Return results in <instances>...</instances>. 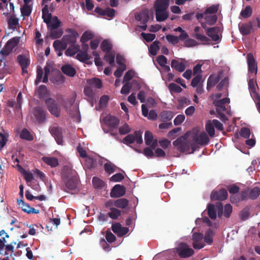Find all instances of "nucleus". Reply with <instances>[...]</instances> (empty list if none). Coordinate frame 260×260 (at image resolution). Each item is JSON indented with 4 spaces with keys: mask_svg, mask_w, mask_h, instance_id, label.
<instances>
[{
    "mask_svg": "<svg viewBox=\"0 0 260 260\" xmlns=\"http://www.w3.org/2000/svg\"><path fill=\"white\" fill-rule=\"evenodd\" d=\"M208 215L212 219H215L217 216L221 217L223 215V205L220 202H217L214 206L213 204H209L207 206Z\"/></svg>",
    "mask_w": 260,
    "mask_h": 260,
    "instance_id": "f257e3e1",
    "label": "nucleus"
},
{
    "mask_svg": "<svg viewBox=\"0 0 260 260\" xmlns=\"http://www.w3.org/2000/svg\"><path fill=\"white\" fill-rule=\"evenodd\" d=\"M176 251L179 257L182 258L189 257L194 253V250L183 242L179 243L176 248Z\"/></svg>",
    "mask_w": 260,
    "mask_h": 260,
    "instance_id": "f03ea898",
    "label": "nucleus"
},
{
    "mask_svg": "<svg viewBox=\"0 0 260 260\" xmlns=\"http://www.w3.org/2000/svg\"><path fill=\"white\" fill-rule=\"evenodd\" d=\"M45 104L49 112L55 117H59L60 108L58 104L52 98H49L45 100Z\"/></svg>",
    "mask_w": 260,
    "mask_h": 260,
    "instance_id": "7ed1b4c3",
    "label": "nucleus"
},
{
    "mask_svg": "<svg viewBox=\"0 0 260 260\" xmlns=\"http://www.w3.org/2000/svg\"><path fill=\"white\" fill-rule=\"evenodd\" d=\"M67 31L70 33L69 35L64 36L62 39V41L64 42L67 47L68 45H75L76 43V39L79 36L78 33L75 30L68 28Z\"/></svg>",
    "mask_w": 260,
    "mask_h": 260,
    "instance_id": "20e7f679",
    "label": "nucleus"
},
{
    "mask_svg": "<svg viewBox=\"0 0 260 260\" xmlns=\"http://www.w3.org/2000/svg\"><path fill=\"white\" fill-rule=\"evenodd\" d=\"M142 133L140 131H135L133 134L127 135L123 139V142L126 145L133 143L135 141L138 144L143 142L142 138Z\"/></svg>",
    "mask_w": 260,
    "mask_h": 260,
    "instance_id": "39448f33",
    "label": "nucleus"
},
{
    "mask_svg": "<svg viewBox=\"0 0 260 260\" xmlns=\"http://www.w3.org/2000/svg\"><path fill=\"white\" fill-rule=\"evenodd\" d=\"M17 41L15 39L10 40L7 42L5 47L0 52V54L2 55V57L0 58V60L1 61L3 59H5V58L10 54L13 49L17 45Z\"/></svg>",
    "mask_w": 260,
    "mask_h": 260,
    "instance_id": "423d86ee",
    "label": "nucleus"
},
{
    "mask_svg": "<svg viewBox=\"0 0 260 260\" xmlns=\"http://www.w3.org/2000/svg\"><path fill=\"white\" fill-rule=\"evenodd\" d=\"M203 238L204 235L201 233H194L192 234V246L194 249H200L205 246V244L203 241Z\"/></svg>",
    "mask_w": 260,
    "mask_h": 260,
    "instance_id": "0eeeda50",
    "label": "nucleus"
},
{
    "mask_svg": "<svg viewBox=\"0 0 260 260\" xmlns=\"http://www.w3.org/2000/svg\"><path fill=\"white\" fill-rule=\"evenodd\" d=\"M64 186L61 187V189L67 192H69L70 190H74L77 187L78 180L77 177H75L71 179L63 180Z\"/></svg>",
    "mask_w": 260,
    "mask_h": 260,
    "instance_id": "6e6552de",
    "label": "nucleus"
},
{
    "mask_svg": "<svg viewBox=\"0 0 260 260\" xmlns=\"http://www.w3.org/2000/svg\"><path fill=\"white\" fill-rule=\"evenodd\" d=\"M126 192V188L120 184H116L112 188L110 197L113 198H118L123 196Z\"/></svg>",
    "mask_w": 260,
    "mask_h": 260,
    "instance_id": "1a4fd4ad",
    "label": "nucleus"
},
{
    "mask_svg": "<svg viewBox=\"0 0 260 260\" xmlns=\"http://www.w3.org/2000/svg\"><path fill=\"white\" fill-rule=\"evenodd\" d=\"M228 191L225 188L220 189L218 191L213 190L211 194V199L212 201H222L226 200L228 198Z\"/></svg>",
    "mask_w": 260,
    "mask_h": 260,
    "instance_id": "9d476101",
    "label": "nucleus"
},
{
    "mask_svg": "<svg viewBox=\"0 0 260 260\" xmlns=\"http://www.w3.org/2000/svg\"><path fill=\"white\" fill-rule=\"evenodd\" d=\"M220 29L218 26L209 27L206 29V34L212 41L218 42L220 40L219 33Z\"/></svg>",
    "mask_w": 260,
    "mask_h": 260,
    "instance_id": "9b49d317",
    "label": "nucleus"
},
{
    "mask_svg": "<svg viewBox=\"0 0 260 260\" xmlns=\"http://www.w3.org/2000/svg\"><path fill=\"white\" fill-rule=\"evenodd\" d=\"M49 131L55 138L57 143L59 145H62V134L60 128L57 126H53L49 128Z\"/></svg>",
    "mask_w": 260,
    "mask_h": 260,
    "instance_id": "f8f14e48",
    "label": "nucleus"
},
{
    "mask_svg": "<svg viewBox=\"0 0 260 260\" xmlns=\"http://www.w3.org/2000/svg\"><path fill=\"white\" fill-rule=\"evenodd\" d=\"M248 64V71L251 73L256 74L257 71V63L255 59L251 53H248L246 56Z\"/></svg>",
    "mask_w": 260,
    "mask_h": 260,
    "instance_id": "ddd939ff",
    "label": "nucleus"
},
{
    "mask_svg": "<svg viewBox=\"0 0 260 260\" xmlns=\"http://www.w3.org/2000/svg\"><path fill=\"white\" fill-rule=\"evenodd\" d=\"M111 228L112 231L119 237L124 236L129 231L128 228L122 227L119 223L113 224Z\"/></svg>",
    "mask_w": 260,
    "mask_h": 260,
    "instance_id": "4468645a",
    "label": "nucleus"
},
{
    "mask_svg": "<svg viewBox=\"0 0 260 260\" xmlns=\"http://www.w3.org/2000/svg\"><path fill=\"white\" fill-rule=\"evenodd\" d=\"M17 205L22 209V210L27 214H37L39 211L33 207H31L28 204L25 203L22 199H17Z\"/></svg>",
    "mask_w": 260,
    "mask_h": 260,
    "instance_id": "2eb2a0df",
    "label": "nucleus"
},
{
    "mask_svg": "<svg viewBox=\"0 0 260 260\" xmlns=\"http://www.w3.org/2000/svg\"><path fill=\"white\" fill-rule=\"evenodd\" d=\"M33 114L39 123H42L45 121L46 112L41 107H35L33 110Z\"/></svg>",
    "mask_w": 260,
    "mask_h": 260,
    "instance_id": "dca6fc26",
    "label": "nucleus"
},
{
    "mask_svg": "<svg viewBox=\"0 0 260 260\" xmlns=\"http://www.w3.org/2000/svg\"><path fill=\"white\" fill-rule=\"evenodd\" d=\"M181 60L182 61H179L178 60L174 59L172 60L171 63V67L180 73L183 72L186 68V61L184 59Z\"/></svg>",
    "mask_w": 260,
    "mask_h": 260,
    "instance_id": "f3484780",
    "label": "nucleus"
},
{
    "mask_svg": "<svg viewBox=\"0 0 260 260\" xmlns=\"http://www.w3.org/2000/svg\"><path fill=\"white\" fill-rule=\"evenodd\" d=\"M76 172L68 166H64L61 173V178L62 181L66 179H69L76 177Z\"/></svg>",
    "mask_w": 260,
    "mask_h": 260,
    "instance_id": "a211bd4d",
    "label": "nucleus"
},
{
    "mask_svg": "<svg viewBox=\"0 0 260 260\" xmlns=\"http://www.w3.org/2000/svg\"><path fill=\"white\" fill-rule=\"evenodd\" d=\"M149 12L147 9H144L135 14V18L142 24H146L149 20Z\"/></svg>",
    "mask_w": 260,
    "mask_h": 260,
    "instance_id": "6ab92c4d",
    "label": "nucleus"
},
{
    "mask_svg": "<svg viewBox=\"0 0 260 260\" xmlns=\"http://www.w3.org/2000/svg\"><path fill=\"white\" fill-rule=\"evenodd\" d=\"M169 4L170 0H156L154 4V7L155 10L167 11Z\"/></svg>",
    "mask_w": 260,
    "mask_h": 260,
    "instance_id": "aec40b11",
    "label": "nucleus"
},
{
    "mask_svg": "<svg viewBox=\"0 0 260 260\" xmlns=\"http://www.w3.org/2000/svg\"><path fill=\"white\" fill-rule=\"evenodd\" d=\"M192 140L198 142V144L201 145H206L209 143V139L207 135L203 132L200 134L199 136H195Z\"/></svg>",
    "mask_w": 260,
    "mask_h": 260,
    "instance_id": "412c9836",
    "label": "nucleus"
},
{
    "mask_svg": "<svg viewBox=\"0 0 260 260\" xmlns=\"http://www.w3.org/2000/svg\"><path fill=\"white\" fill-rule=\"evenodd\" d=\"M240 32L243 36L249 35L252 28V23L249 21L248 23H243L239 26Z\"/></svg>",
    "mask_w": 260,
    "mask_h": 260,
    "instance_id": "4be33fe9",
    "label": "nucleus"
},
{
    "mask_svg": "<svg viewBox=\"0 0 260 260\" xmlns=\"http://www.w3.org/2000/svg\"><path fill=\"white\" fill-rule=\"evenodd\" d=\"M84 94L88 98V101L93 106L94 101L95 99V94L91 86H86L84 89Z\"/></svg>",
    "mask_w": 260,
    "mask_h": 260,
    "instance_id": "5701e85b",
    "label": "nucleus"
},
{
    "mask_svg": "<svg viewBox=\"0 0 260 260\" xmlns=\"http://www.w3.org/2000/svg\"><path fill=\"white\" fill-rule=\"evenodd\" d=\"M61 70L64 74L71 77H74L76 74V70L69 64L63 65Z\"/></svg>",
    "mask_w": 260,
    "mask_h": 260,
    "instance_id": "b1692460",
    "label": "nucleus"
},
{
    "mask_svg": "<svg viewBox=\"0 0 260 260\" xmlns=\"http://www.w3.org/2000/svg\"><path fill=\"white\" fill-rule=\"evenodd\" d=\"M48 5H45L42 9V18L44 22L46 23L47 25L49 26V23L51 22L52 19V14L49 12Z\"/></svg>",
    "mask_w": 260,
    "mask_h": 260,
    "instance_id": "393cba45",
    "label": "nucleus"
},
{
    "mask_svg": "<svg viewBox=\"0 0 260 260\" xmlns=\"http://www.w3.org/2000/svg\"><path fill=\"white\" fill-rule=\"evenodd\" d=\"M106 124L110 128H116L119 123V120L115 116H110L106 118Z\"/></svg>",
    "mask_w": 260,
    "mask_h": 260,
    "instance_id": "a878e982",
    "label": "nucleus"
},
{
    "mask_svg": "<svg viewBox=\"0 0 260 260\" xmlns=\"http://www.w3.org/2000/svg\"><path fill=\"white\" fill-rule=\"evenodd\" d=\"M174 114L171 111L164 110L159 114V119L162 122L170 121L173 117Z\"/></svg>",
    "mask_w": 260,
    "mask_h": 260,
    "instance_id": "bb28decb",
    "label": "nucleus"
},
{
    "mask_svg": "<svg viewBox=\"0 0 260 260\" xmlns=\"http://www.w3.org/2000/svg\"><path fill=\"white\" fill-rule=\"evenodd\" d=\"M36 93L39 99H42L48 95L49 91L46 86L41 85L36 90Z\"/></svg>",
    "mask_w": 260,
    "mask_h": 260,
    "instance_id": "cd10ccee",
    "label": "nucleus"
},
{
    "mask_svg": "<svg viewBox=\"0 0 260 260\" xmlns=\"http://www.w3.org/2000/svg\"><path fill=\"white\" fill-rule=\"evenodd\" d=\"M155 11L156 19L158 22H162L166 20L169 17V13L166 10Z\"/></svg>",
    "mask_w": 260,
    "mask_h": 260,
    "instance_id": "c85d7f7f",
    "label": "nucleus"
},
{
    "mask_svg": "<svg viewBox=\"0 0 260 260\" xmlns=\"http://www.w3.org/2000/svg\"><path fill=\"white\" fill-rule=\"evenodd\" d=\"M129 201L125 198H120L114 201V206L118 208L124 209L128 205Z\"/></svg>",
    "mask_w": 260,
    "mask_h": 260,
    "instance_id": "c756f323",
    "label": "nucleus"
},
{
    "mask_svg": "<svg viewBox=\"0 0 260 260\" xmlns=\"http://www.w3.org/2000/svg\"><path fill=\"white\" fill-rule=\"evenodd\" d=\"M87 84L89 86H91V88H95L98 89H100L102 87V81L96 78H93L92 79H90L87 81Z\"/></svg>",
    "mask_w": 260,
    "mask_h": 260,
    "instance_id": "7c9ffc66",
    "label": "nucleus"
},
{
    "mask_svg": "<svg viewBox=\"0 0 260 260\" xmlns=\"http://www.w3.org/2000/svg\"><path fill=\"white\" fill-rule=\"evenodd\" d=\"M42 160L48 165L51 167H55L58 165L57 158L54 157H43Z\"/></svg>",
    "mask_w": 260,
    "mask_h": 260,
    "instance_id": "2f4dec72",
    "label": "nucleus"
},
{
    "mask_svg": "<svg viewBox=\"0 0 260 260\" xmlns=\"http://www.w3.org/2000/svg\"><path fill=\"white\" fill-rule=\"evenodd\" d=\"M80 46L78 45H71L65 51V54L68 56H72L79 51Z\"/></svg>",
    "mask_w": 260,
    "mask_h": 260,
    "instance_id": "473e14b6",
    "label": "nucleus"
},
{
    "mask_svg": "<svg viewBox=\"0 0 260 260\" xmlns=\"http://www.w3.org/2000/svg\"><path fill=\"white\" fill-rule=\"evenodd\" d=\"M219 81V77H214L212 75H210L207 81V89L209 90L212 87L215 86Z\"/></svg>",
    "mask_w": 260,
    "mask_h": 260,
    "instance_id": "72a5a7b5",
    "label": "nucleus"
},
{
    "mask_svg": "<svg viewBox=\"0 0 260 260\" xmlns=\"http://www.w3.org/2000/svg\"><path fill=\"white\" fill-rule=\"evenodd\" d=\"M75 96H73L70 98H68L63 100V105L67 111H70L71 107L73 106L75 103Z\"/></svg>",
    "mask_w": 260,
    "mask_h": 260,
    "instance_id": "f704fd0d",
    "label": "nucleus"
},
{
    "mask_svg": "<svg viewBox=\"0 0 260 260\" xmlns=\"http://www.w3.org/2000/svg\"><path fill=\"white\" fill-rule=\"evenodd\" d=\"M17 60L22 68H27L29 64V60L25 55H18Z\"/></svg>",
    "mask_w": 260,
    "mask_h": 260,
    "instance_id": "c9c22d12",
    "label": "nucleus"
},
{
    "mask_svg": "<svg viewBox=\"0 0 260 260\" xmlns=\"http://www.w3.org/2000/svg\"><path fill=\"white\" fill-rule=\"evenodd\" d=\"M20 137L21 139L25 140L28 141H31L34 139L33 136L26 128H23L21 131L20 134Z\"/></svg>",
    "mask_w": 260,
    "mask_h": 260,
    "instance_id": "e433bc0d",
    "label": "nucleus"
},
{
    "mask_svg": "<svg viewBox=\"0 0 260 260\" xmlns=\"http://www.w3.org/2000/svg\"><path fill=\"white\" fill-rule=\"evenodd\" d=\"M112 48V45L108 40H104L101 45L102 50L106 53L110 52Z\"/></svg>",
    "mask_w": 260,
    "mask_h": 260,
    "instance_id": "4c0bfd02",
    "label": "nucleus"
},
{
    "mask_svg": "<svg viewBox=\"0 0 260 260\" xmlns=\"http://www.w3.org/2000/svg\"><path fill=\"white\" fill-rule=\"evenodd\" d=\"M92 182L94 187L98 189L103 188L105 185V182L102 180L96 177H93Z\"/></svg>",
    "mask_w": 260,
    "mask_h": 260,
    "instance_id": "58836bf2",
    "label": "nucleus"
},
{
    "mask_svg": "<svg viewBox=\"0 0 260 260\" xmlns=\"http://www.w3.org/2000/svg\"><path fill=\"white\" fill-rule=\"evenodd\" d=\"M50 30L49 36L52 39H56L61 37L63 31L61 29H52L51 28H48Z\"/></svg>",
    "mask_w": 260,
    "mask_h": 260,
    "instance_id": "ea45409f",
    "label": "nucleus"
},
{
    "mask_svg": "<svg viewBox=\"0 0 260 260\" xmlns=\"http://www.w3.org/2000/svg\"><path fill=\"white\" fill-rule=\"evenodd\" d=\"M205 20L207 24L209 25H213L216 22L217 17L216 14H205Z\"/></svg>",
    "mask_w": 260,
    "mask_h": 260,
    "instance_id": "a19ab883",
    "label": "nucleus"
},
{
    "mask_svg": "<svg viewBox=\"0 0 260 260\" xmlns=\"http://www.w3.org/2000/svg\"><path fill=\"white\" fill-rule=\"evenodd\" d=\"M121 214V211L116 208H111L108 216L112 219H116Z\"/></svg>",
    "mask_w": 260,
    "mask_h": 260,
    "instance_id": "79ce46f5",
    "label": "nucleus"
},
{
    "mask_svg": "<svg viewBox=\"0 0 260 260\" xmlns=\"http://www.w3.org/2000/svg\"><path fill=\"white\" fill-rule=\"evenodd\" d=\"M214 236V232L211 229L208 230L206 232L205 236L203 239L204 241L208 244H211L213 242V237Z\"/></svg>",
    "mask_w": 260,
    "mask_h": 260,
    "instance_id": "37998d69",
    "label": "nucleus"
},
{
    "mask_svg": "<svg viewBox=\"0 0 260 260\" xmlns=\"http://www.w3.org/2000/svg\"><path fill=\"white\" fill-rule=\"evenodd\" d=\"M205 129L210 137H213L215 135L214 126L211 121L208 120L205 125Z\"/></svg>",
    "mask_w": 260,
    "mask_h": 260,
    "instance_id": "c03bdc74",
    "label": "nucleus"
},
{
    "mask_svg": "<svg viewBox=\"0 0 260 260\" xmlns=\"http://www.w3.org/2000/svg\"><path fill=\"white\" fill-rule=\"evenodd\" d=\"M53 47L56 51H62L67 48V46L62 41L56 40L53 42Z\"/></svg>",
    "mask_w": 260,
    "mask_h": 260,
    "instance_id": "a18cd8bd",
    "label": "nucleus"
},
{
    "mask_svg": "<svg viewBox=\"0 0 260 260\" xmlns=\"http://www.w3.org/2000/svg\"><path fill=\"white\" fill-rule=\"evenodd\" d=\"M260 194V188L255 186L249 191V198L251 200L256 199Z\"/></svg>",
    "mask_w": 260,
    "mask_h": 260,
    "instance_id": "49530a36",
    "label": "nucleus"
},
{
    "mask_svg": "<svg viewBox=\"0 0 260 260\" xmlns=\"http://www.w3.org/2000/svg\"><path fill=\"white\" fill-rule=\"evenodd\" d=\"M219 4L213 5L210 7L207 8L205 11V14H211L214 15L215 14L219 9Z\"/></svg>",
    "mask_w": 260,
    "mask_h": 260,
    "instance_id": "de8ad7c7",
    "label": "nucleus"
},
{
    "mask_svg": "<svg viewBox=\"0 0 260 260\" xmlns=\"http://www.w3.org/2000/svg\"><path fill=\"white\" fill-rule=\"evenodd\" d=\"M252 13V10L250 6H246L241 13V16L244 18H247L250 17Z\"/></svg>",
    "mask_w": 260,
    "mask_h": 260,
    "instance_id": "09e8293b",
    "label": "nucleus"
},
{
    "mask_svg": "<svg viewBox=\"0 0 260 260\" xmlns=\"http://www.w3.org/2000/svg\"><path fill=\"white\" fill-rule=\"evenodd\" d=\"M97 165L96 159L92 157H87L85 160V166L89 169L95 168Z\"/></svg>",
    "mask_w": 260,
    "mask_h": 260,
    "instance_id": "8fccbe9b",
    "label": "nucleus"
},
{
    "mask_svg": "<svg viewBox=\"0 0 260 260\" xmlns=\"http://www.w3.org/2000/svg\"><path fill=\"white\" fill-rule=\"evenodd\" d=\"M60 22L57 16H54L52 18V21L49 23V26L47 25L48 28H51L52 29H57L60 26Z\"/></svg>",
    "mask_w": 260,
    "mask_h": 260,
    "instance_id": "3c124183",
    "label": "nucleus"
},
{
    "mask_svg": "<svg viewBox=\"0 0 260 260\" xmlns=\"http://www.w3.org/2000/svg\"><path fill=\"white\" fill-rule=\"evenodd\" d=\"M93 37V35L90 31H86L82 35L80 39V41L82 43H85L89 40L92 39Z\"/></svg>",
    "mask_w": 260,
    "mask_h": 260,
    "instance_id": "603ef678",
    "label": "nucleus"
},
{
    "mask_svg": "<svg viewBox=\"0 0 260 260\" xmlns=\"http://www.w3.org/2000/svg\"><path fill=\"white\" fill-rule=\"evenodd\" d=\"M168 88L171 93H180L182 90V89L180 86L174 83H170L169 85Z\"/></svg>",
    "mask_w": 260,
    "mask_h": 260,
    "instance_id": "864d4df0",
    "label": "nucleus"
},
{
    "mask_svg": "<svg viewBox=\"0 0 260 260\" xmlns=\"http://www.w3.org/2000/svg\"><path fill=\"white\" fill-rule=\"evenodd\" d=\"M193 37L198 40L201 41L203 43V44H209L210 39L204 35H202L199 33H196L194 34Z\"/></svg>",
    "mask_w": 260,
    "mask_h": 260,
    "instance_id": "5fc2aeb1",
    "label": "nucleus"
},
{
    "mask_svg": "<svg viewBox=\"0 0 260 260\" xmlns=\"http://www.w3.org/2000/svg\"><path fill=\"white\" fill-rule=\"evenodd\" d=\"M76 58L82 62H85L89 59L87 52L80 51L76 55Z\"/></svg>",
    "mask_w": 260,
    "mask_h": 260,
    "instance_id": "6e6d98bb",
    "label": "nucleus"
},
{
    "mask_svg": "<svg viewBox=\"0 0 260 260\" xmlns=\"http://www.w3.org/2000/svg\"><path fill=\"white\" fill-rule=\"evenodd\" d=\"M159 42L154 41L150 46V53L152 55H155L157 54V51L159 49Z\"/></svg>",
    "mask_w": 260,
    "mask_h": 260,
    "instance_id": "4d7b16f0",
    "label": "nucleus"
},
{
    "mask_svg": "<svg viewBox=\"0 0 260 260\" xmlns=\"http://www.w3.org/2000/svg\"><path fill=\"white\" fill-rule=\"evenodd\" d=\"M8 134L5 133L4 134L0 133V149H2L6 144L8 141Z\"/></svg>",
    "mask_w": 260,
    "mask_h": 260,
    "instance_id": "13d9d810",
    "label": "nucleus"
},
{
    "mask_svg": "<svg viewBox=\"0 0 260 260\" xmlns=\"http://www.w3.org/2000/svg\"><path fill=\"white\" fill-rule=\"evenodd\" d=\"M21 173L23 175L25 181L27 182H30L32 180L34 177L32 174L31 172H28L22 169Z\"/></svg>",
    "mask_w": 260,
    "mask_h": 260,
    "instance_id": "bf43d9fd",
    "label": "nucleus"
},
{
    "mask_svg": "<svg viewBox=\"0 0 260 260\" xmlns=\"http://www.w3.org/2000/svg\"><path fill=\"white\" fill-rule=\"evenodd\" d=\"M116 166L111 163H105L104 165L105 171L109 174H111L115 172Z\"/></svg>",
    "mask_w": 260,
    "mask_h": 260,
    "instance_id": "052dcab7",
    "label": "nucleus"
},
{
    "mask_svg": "<svg viewBox=\"0 0 260 260\" xmlns=\"http://www.w3.org/2000/svg\"><path fill=\"white\" fill-rule=\"evenodd\" d=\"M43 76V71L40 66L37 67V78L35 80V84H38L41 81Z\"/></svg>",
    "mask_w": 260,
    "mask_h": 260,
    "instance_id": "680f3d73",
    "label": "nucleus"
},
{
    "mask_svg": "<svg viewBox=\"0 0 260 260\" xmlns=\"http://www.w3.org/2000/svg\"><path fill=\"white\" fill-rule=\"evenodd\" d=\"M153 140L152 134L149 131H146L145 133V141L147 145H150Z\"/></svg>",
    "mask_w": 260,
    "mask_h": 260,
    "instance_id": "e2e57ef3",
    "label": "nucleus"
},
{
    "mask_svg": "<svg viewBox=\"0 0 260 260\" xmlns=\"http://www.w3.org/2000/svg\"><path fill=\"white\" fill-rule=\"evenodd\" d=\"M21 12L22 16H28L31 12V9L28 5H24L21 8Z\"/></svg>",
    "mask_w": 260,
    "mask_h": 260,
    "instance_id": "0e129e2a",
    "label": "nucleus"
},
{
    "mask_svg": "<svg viewBox=\"0 0 260 260\" xmlns=\"http://www.w3.org/2000/svg\"><path fill=\"white\" fill-rule=\"evenodd\" d=\"M132 87V84L129 82H126L122 86L120 91L121 93L122 94H127L129 92Z\"/></svg>",
    "mask_w": 260,
    "mask_h": 260,
    "instance_id": "69168bd1",
    "label": "nucleus"
},
{
    "mask_svg": "<svg viewBox=\"0 0 260 260\" xmlns=\"http://www.w3.org/2000/svg\"><path fill=\"white\" fill-rule=\"evenodd\" d=\"M141 36L147 42H150L153 41L156 37V36L155 34H146L144 32H142Z\"/></svg>",
    "mask_w": 260,
    "mask_h": 260,
    "instance_id": "338daca9",
    "label": "nucleus"
},
{
    "mask_svg": "<svg viewBox=\"0 0 260 260\" xmlns=\"http://www.w3.org/2000/svg\"><path fill=\"white\" fill-rule=\"evenodd\" d=\"M104 60L112 65L114 62L115 55L110 52L106 53L104 56Z\"/></svg>",
    "mask_w": 260,
    "mask_h": 260,
    "instance_id": "774afa93",
    "label": "nucleus"
}]
</instances>
